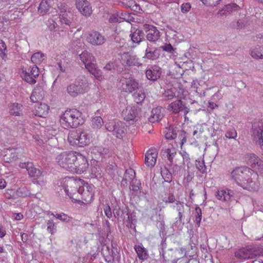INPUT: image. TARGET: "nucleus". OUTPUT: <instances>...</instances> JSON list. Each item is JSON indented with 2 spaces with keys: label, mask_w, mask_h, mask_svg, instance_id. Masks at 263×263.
<instances>
[{
  "label": "nucleus",
  "mask_w": 263,
  "mask_h": 263,
  "mask_svg": "<svg viewBox=\"0 0 263 263\" xmlns=\"http://www.w3.org/2000/svg\"><path fill=\"white\" fill-rule=\"evenodd\" d=\"M61 124L64 128H75L83 124L84 120L81 112L76 109L67 110L60 118Z\"/></svg>",
  "instance_id": "1"
},
{
  "label": "nucleus",
  "mask_w": 263,
  "mask_h": 263,
  "mask_svg": "<svg viewBox=\"0 0 263 263\" xmlns=\"http://www.w3.org/2000/svg\"><path fill=\"white\" fill-rule=\"evenodd\" d=\"M263 255V248L257 246H248L236 251L235 257L241 260L252 259Z\"/></svg>",
  "instance_id": "2"
},
{
  "label": "nucleus",
  "mask_w": 263,
  "mask_h": 263,
  "mask_svg": "<svg viewBox=\"0 0 263 263\" xmlns=\"http://www.w3.org/2000/svg\"><path fill=\"white\" fill-rule=\"evenodd\" d=\"M77 153L73 152H63L57 157L58 164L66 170L73 172L74 162L77 160Z\"/></svg>",
  "instance_id": "3"
},
{
  "label": "nucleus",
  "mask_w": 263,
  "mask_h": 263,
  "mask_svg": "<svg viewBox=\"0 0 263 263\" xmlns=\"http://www.w3.org/2000/svg\"><path fill=\"white\" fill-rule=\"evenodd\" d=\"M58 8L60 11L59 22L61 25L65 28L70 27L74 18L72 10L65 3H60Z\"/></svg>",
  "instance_id": "4"
},
{
  "label": "nucleus",
  "mask_w": 263,
  "mask_h": 263,
  "mask_svg": "<svg viewBox=\"0 0 263 263\" xmlns=\"http://www.w3.org/2000/svg\"><path fill=\"white\" fill-rule=\"evenodd\" d=\"M90 136L85 132H71L68 136V141L71 145H79L82 147L90 142Z\"/></svg>",
  "instance_id": "5"
},
{
  "label": "nucleus",
  "mask_w": 263,
  "mask_h": 263,
  "mask_svg": "<svg viewBox=\"0 0 263 263\" xmlns=\"http://www.w3.org/2000/svg\"><path fill=\"white\" fill-rule=\"evenodd\" d=\"M88 84L85 78L77 80L73 83L68 85L67 88L68 93L72 97H76L79 94L87 91Z\"/></svg>",
  "instance_id": "6"
},
{
  "label": "nucleus",
  "mask_w": 263,
  "mask_h": 263,
  "mask_svg": "<svg viewBox=\"0 0 263 263\" xmlns=\"http://www.w3.org/2000/svg\"><path fill=\"white\" fill-rule=\"evenodd\" d=\"M252 170L247 167H238L234 169L230 176L237 184L242 186L247 178L252 174Z\"/></svg>",
  "instance_id": "7"
},
{
  "label": "nucleus",
  "mask_w": 263,
  "mask_h": 263,
  "mask_svg": "<svg viewBox=\"0 0 263 263\" xmlns=\"http://www.w3.org/2000/svg\"><path fill=\"white\" fill-rule=\"evenodd\" d=\"M65 182L67 183L64 187V192L70 198L74 199V197H77V195L82 194L83 187H81L78 181L68 178Z\"/></svg>",
  "instance_id": "8"
},
{
  "label": "nucleus",
  "mask_w": 263,
  "mask_h": 263,
  "mask_svg": "<svg viewBox=\"0 0 263 263\" xmlns=\"http://www.w3.org/2000/svg\"><path fill=\"white\" fill-rule=\"evenodd\" d=\"M105 127L108 132H112L117 138L122 139L125 136V123L118 120H112L106 123Z\"/></svg>",
  "instance_id": "9"
},
{
  "label": "nucleus",
  "mask_w": 263,
  "mask_h": 263,
  "mask_svg": "<svg viewBox=\"0 0 263 263\" xmlns=\"http://www.w3.org/2000/svg\"><path fill=\"white\" fill-rule=\"evenodd\" d=\"M101 253L107 263H114L119 258L117 248L111 244L110 246L104 244L102 247Z\"/></svg>",
  "instance_id": "10"
},
{
  "label": "nucleus",
  "mask_w": 263,
  "mask_h": 263,
  "mask_svg": "<svg viewBox=\"0 0 263 263\" xmlns=\"http://www.w3.org/2000/svg\"><path fill=\"white\" fill-rule=\"evenodd\" d=\"M252 136L255 143L260 146L263 145V121L256 120L253 122L252 128Z\"/></svg>",
  "instance_id": "11"
},
{
  "label": "nucleus",
  "mask_w": 263,
  "mask_h": 263,
  "mask_svg": "<svg viewBox=\"0 0 263 263\" xmlns=\"http://www.w3.org/2000/svg\"><path fill=\"white\" fill-rule=\"evenodd\" d=\"M77 160L74 162L73 172L78 174H82L86 172L88 167V163L86 158L79 153H77Z\"/></svg>",
  "instance_id": "12"
},
{
  "label": "nucleus",
  "mask_w": 263,
  "mask_h": 263,
  "mask_svg": "<svg viewBox=\"0 0 263 263\" xmlns=\"http://www.w3.org/2000/svg\"><path fill=\"white\" fill-rule=\"evenodd\" d=\"M139 110L135 106H128L122 112V116L127 121H136L139 118Z\"/></svg>",
  "instance_id": "13"
},
{
  "label": "nucleus",
  "mask_w": 263,
  "mask_h": 263,
  "mask_svg": "<svg viewBox=\"0 0 263 263\" xmlns=\"http://www.w3.org/2000/svg\"><path fill=\"white\" fill-rule=\"evenodd\" d=\"M39 75V68L35 65L32 68H30L28 71H23L22 72V77L26 82L31 84H34L36 82L35 79Z\"/></svg>",
  "instance_id": "14"
},
{
  "label": "nucleus",
  "mask_w": 263,
  "mask_h": 263,
  "mask_svg": "<svg viewBox=\"0 0 263 263\" xmlns=\"http://www.w3.org/2000/svg\"><path fill=\"white\" fill-rule=\"evenodd\" d=\"M122 89L127 92H132L139 88V83L133 78H123L121 80Z\"/></svg>",
  "instance_id": "15"
},
{
  "label": "nucleus",
  "mask_w": 263,
  "mask_h": 263,
  "mask_svg": "<svg viewBox=\"0 0 263 263\" xmlns=\"http://www.w3.org/2000/svg\"><path fill=\"white\" fill-rule=\"evenodd\" d=\"M121 61L123 65L129 67L140 66L142 64L139 62V59L135 55L130 54L129 52H124L121 55Z\"/></svg>",
  "instance_id": "16"
},
{
  "label": "nucleus",
  "mask_w": 263,
  "mask_h": 263,
  "mask_svg": "<svg viewBox=\"0 0 263 263\" xmlns=\"http://www.w3.org/2000/svg\"><path fill=\"white\" fill-rule=\"evenodd\" d=\"M160 54L161 48L154 47L151 44L147 43L143 58L154 61L158 59Z\"/></svg>",
  "instance_id": "17"
},
{
  "label": "nucleus",
  "mask_w": 263,
  "mask_h": 263,
  "mask_svg": "<svg viewBox=\"0 0 263 263\" xmlns=\"http://www.w3.org/2000/svg\"><path fill=\"white\" fill-rule=\"evenodd\" d=\"M87 41L93 45L99 46L103 45L106 39L100 32L93 31L88 33Z\"/></svg>",
  "instance_id": "18"
},
{
  "label": "nucleus",
  "mask_w": 263,
  "mask_h": 263,
  "mask_svg": "<svg viewBox=\"0 0 263 263\" xmlns=\"http://www.w3.org/2000/svg\"><path fill=\"white\" fill-rule=\"evenodd\" d=\"M168 110L173 113L177 114L184 111V118L186 119V115L189 112V109L185 106L181 100H177L171 103L168 106Z\"/></svg>",
  "instance_id": "19"
},
{
  "label": "nucleus",
  "mask_w": 263,
  "mask_h": 263,
  "mask_svg": "<svg viewBox=\"0 0 263 263\" xmlns=\"http://www.w3.org/2000/svg\"><path fill=\"white\" fill-rule=\"evenodd\" d=\"M234 192L230 189L218 190L216 193L217 199L223 202H229L234 198Z\"/></svg>",
  "instance_id": "20"
},
{
  "label": "nucleus",
  "mask_w": 263,
  "mask_h": 263,
  "mask_svg": "<svg viewBox=\"0 0 263 263\" xmlns=\"http://www.w3.org/2000/svg\"><path fill=\"white\" fill-rule=\"evenodd\" d=\"M76 5L79 11L85 16H89L91 12V8L87 0H76Z\"/></svg>",
  "instance_id": "21"
},
{
  "label": "nucleus",
  "mask_w": 263,
  "mask_h": 263,
  "mask_svg": "<svg viewBox=\"0 0 263 263\" xmlns=\"http://www.w3.org/2000/svg\"><path fill=\"white\" fill-rule=\"evenodd\" d=\"M79 57L87 69L96 64L95 58L92 56L91 53L85 50L83 51L79 54Z\"/></svg>",
  "instance_id": "22"
},
{
  "label": "nucleus",
  "mask_w": 263,
  "mask_h": 263,
  "mask_svg": "<svg viewBox=\"0 0 263 263\" xmlns=\"http://www.w3.org/2000/svg\"><path fill=\"white\" fill-rule=\"evenodd\" d=\"M145 73L148 80L155 81L160 78L162 73L161 68L157 65H154L151 69L146 70Z\"/></svg>",
  "instance_id": "23"
},
{
  "label": "nucleus",
  "mask_w": 263,
  "mask_h": 263,
  "mask_svg": "<svg viewBox=\"0 0 263 263\" xmlns=\"http://www.w3.org/2000/svg\"><path fill=\"white\" fill-rule=\"evenodd\" d=\"M158 153L154 149H149L145 156V163L149 167H153L156 163Z\"/></svg>",
  "instance_id": "24"
},
{
  "label": "nucleus",
  "mask_w": 263,
  "mask_h": 263,
  "mask_svg": "<svg viewBox=\"0 0 263 263\" xmlns=\"http://www.w3.org/2000/svg\"><path fill=\"white\" fill-rule=\"evenodd\" d=\"M103 168L97 162H93L89 171V176L91 178L99 179L103 177Z\"/></svg>",
  "instance_id": "25"
},
{
  "label": "nucleus",
  "mask_w": 263,
  "mask_h": 263,
  "mask_svg": "<svg viewBox=\"0 0 263 263\" xmlns=\"http://www.w3.org/2000/svg\"><path fill=\"white\" fill-rule=\"evenodd\" d=\"M243 5L239 6L235 3H231L224 6V7L218 11L220 15H227L232 12L237 11L241 9Z\"/></svg>",
  "instance_id": "26"
},
{
  "label": "nucleus",
  "mask_w": 263,
  "mask_h": 263,
  "mask_svg": "<svg viewBox=\"0 0 263 263\" xmlns=\"http://www.w3.org/2000/svg\"><path fill=\"white\" fill-rule=\"evenodd\" d=\"M22 167H26L30 177L39 178L42 175V172L39 169L35 168L31 162L23 164Z\"/></svg>",
  "instance_id": "27"
},
{
  "label": "nucleus",
  "mask_w": 263,
  "mask_h": 263,
  "mask_svg": "<svg viewBox=\"0 0 263 263\" xmlns=\"http://www.w3.org/2000/svg\"><path fill=\"white\" fill-rule=\"evenodd\" d=\"M162 109L161 107H157L153 108L151 111V115L148 118L149 121L152 123H155L160 121L163 117Z\"/></svg>",
  "instance_id": "28"
},
{
  "label": "nucleus",
  "mask_w": 263,
  "mask_h": 263,
  "mask_svg": "<svg viewBox=\"0 0 263 263\" xmlns=\"http://www.w3.org/2000/svg\"><path fill=\"white\" fill-rule=\"evenodd\" d=\"M144 33L142 30L137 29L130 34L132 42L138 45L144 40Z\"/></svg>",
  "instance_id": "29"
},
{
  "label": "nucleus",
  "mask_w": 263,
  "mask_h": 263,
  "mask_svg": "<svg viewBox=\"0 0 263 263\" xmlns=\"http://www.w3.org/2000/svg\"><path fill=\"white\" fill-rule=\"evenodd\" d=\"M134 249L140 260L144 261L148 259L149 255L147 250L142 245H135Z\"/></svg>",
  "instance_id": "30"
},
{
  "label": "nucleus",
  "mask_w": 263,
  "mask_h": 263,
  "mask_svg": "<svg viewBox=\"0 0 263 263\" xmlns=\"http://www.w3.org/2000/svg\"><path fill=\"white\" fill-rule=\"evenodd\" d=\"M35 115L44 118L48 114L49 106L45 103H40L35 106Z\"/></svg>",
  "instance_id": "31"
},
{
  "label": "nucleus",
  "mask_w": 263,
  "mask_h": 263,
  "mask_svg": "<svg viewBox=\"0 0 263 263\" xmlns=\"http://www.w3.org/2000/svg\"><path fill=\"white\" fill-rule=\"evenodd\" d=\"M128 174H130V177H129V179L132 180V189L134 191H138L140 189L141 185L140 182L139 181L134 180V178L135 177V173L133 170H129L126 171L125 177H127Z\"/></svg>",
  "instance_id": "32"
},
{
  "label": "nucleus",
  "mask_w": 263,
  "mask_h": 263,
  "mask_svg": "<svg viewBox=\"0 0 263 263\" xmlns=\"http://www.w3.org/2000/svg\"><path fill=\"white\" fill-rule=\"evenodd\" d=\"M109 152L108 148L106 147H103L102 146H96L92 147L91 150V153L94 154L96 155V158H98L99 157H104Z\"/></svg>",
  "instance_id": "33"
},
{
  "label": "nucleus",
  "mask_w": 263,
  "mask_h": 263,
  "mask_svg": "<svg viewBox=\"0 0 263 263\" xmlns=\"http://www.w3.org/2000/svg\"><path fill=\"white\" fill-rule=\"evenodd\" d=\"M258 183L253 181L249 176L247 178V180L241 186L249 190L255 191L258 189Z\"/></svg>",
  "instance_id": "34"
},
{
  "label": "nucleus",
  "mask_w": 263,
  "mask_h": 263,
  "mask_svg": "<svg viewBox=\"0 0 263 263\" xmlns=\"http://www.w3.org/2000/svg\"><path fill=\"white\" fill-rule=\"evenodd\" d=\"M87 70L90 73L93 75L97 80L102 81L104 79V77L103 75L101 70L97 68L96 64L90 67Z\"/></svg>",
  "instance_id": "35"
},
{
  "label": "nucleus",
  "mask_w": 263,
  "mask_h": 263,
  "mask_svg": "<svg viewBox=\"0 0 263 263\" xmlns=\"http://www.w3.org/2000/svg\"><path fill=\"white\" fill-rule=\"evenodd\" d=\"M160 36V32L155 27L153 30H151L149 32H148L146 35V39L149 42H156L159 39Z\"/></svg>",
  "instance_id": "36"
},
{
  "label": "nucleus",
  "mask_w": 263,
  "mask_h": 263,
  "mask_svg": "<svg viewBox=\"0 0 263 263\" xmlns=\"http://www.w3.org/2000/svg\"><path fill=\"white\" fill-rule=\"evenodd\" d=\"M162 152L163 153V155L164 154L166 155V157L172 163L174 157L176 154V149L172 145H170L167 148L163 149Z\"/></svg>",
  "instance_id": "37"
},
{
  "label": "nucleus",
  "mask_w": 263,
  "mask_h": 263,
  "mask_svg": "<svg viewBox=\"0 0 263 263\" xmlns=\"http://www.w3.org/2000/svg\"><path fill=\"white\" fill-rule=\"evenodd\" d=\"M251 55L254 59H263V46L255 47L251 50Z\"/></svg>",
  "instance_id": "38"
},
{
  "label": "nucleus",
  "mask_w": 263,
  "mask_h": 263,
  "mask_svg": "<svg viewBox=\"0 0 263 263\" xmlns=\"http://www.w3.org/2000/svg\"><path fill=\"white\" fill-rule=\"evenodd\" d=\"M50 8V4L47 0H43L39 7L38 11L41 15H44L49 10Z\"/></svg>",
  "instance_id": "39"
},
{
  "label": "nucleus",
  "mask_w": 263,
  "mask_h": 263,
  "mask_svg": "<svg viewBox=\"0 0 263 263\" xmlns=\"http://www.w3.org/2000/svg\"><path fill=\"white\" fill-rule=\"evenodd\" d=\"M145 97L146 96L145 92L143 90H142L138 91H137L136 92H134L133 95L134 100L138 104L142 102L145 99Z\"/></svg>",
  "instance_id": "40"
},
{
  "label": "nucleus",
  "mask_w": 263,
  "mask_h": 263,
  "mask_svg": "<svg viewBox=\"0 0 263 263\" xmlns=\"http://www.w3.org/2000/svg\"><path fill=\"white\" fill-rule=\"evenodd\" d=\"M22 105L18 103H13L10 106V112L13 115L18 116L20 114Z\"/></svg>",
  "instance_id": "41"
},
{
  "label": "nucleus",
  "mask_w": 263,
  "mask_h": 263,
  "mask_svg": "<svg viewBox=\"0 0 263 263\" xmlns=\"http://www.w3.org/2000/svg\"><path fill=\"white\" fill-rule=\"evenodd\" d=\"M103 124V120L100 117H95L91 120V126L95 129L100 128L102 126Z\"/></svg>",
  "instance_id": "42"
},
{
  "label": "nucleus",
  "mask_w": 263,
  "mask_h": 263,
  "mask_svg": "<svg viewBox=\"0 0 263 263\" xmlns=\"http://www.w3.org/2000/svg\"><path fill=\"white\" fill-rule=\"evenodd\" d=\"M44 57L45 55L43 53L37 52L32 55L31 60L32 63L38 64L43 61Z\"/></svg>",
  "instance_id": "43"
},
{
  "label": "nucleus",
  "mask_w": 263,
  "mask_h": 263,
  "mask_svg": "<svg viewBox=\"0 0 263 263\" xmlns=\"http://www.w3.org/2000/svg\"><path fill=\"white\" fill-rule=\"evenodd\" d=\"M52 215H53L56 218L60 219L62 222H68L70 221L72 219L71 217L63 213L60 214H57L55 215H54L53 213H52Z\"/></svg>",
  "instance_id": "44"
},
{
  "label": "nucleus",
  "mask_w": 263,
  "mask_h": 263,
  "mask_svg": "<svg viewBox=\"0 0 263 263\" xmlns=\"http://www.w3.org/2000/svg\"><path fill=\"white\" fill-rule=\"evenodd\" d=\"M47 230L51 235L54 234L57 231V227L52 220H49L47 221Z\"/></svg>",
  "instance_id": "45"
},
{
  "label": "nucleus",
  "mask_w": 263,
  "mask_h": 263,
  "mask_svg": "<svg viewBox=\"0 0 263 263\" xmlns=\"http://www.w3.org/2000/svg\"><path fill=\"white\" fill-rule=\"evenodd\" d=\"M30 194L28 190L25 187H20L16 192V196L21 197H25L28 196Z\"/></svg>",
  "instance_id": "46"
},
{
  "label": "nucleus",
  "mask_w": 263,
  "mask_h": 263,
  "mask_svg": "<svg viewBox=\"0 0 263 263\" xmlns=\"http://www.w3.org/2000/svg\"><path fill=\"white\" fill-rule=\"evenodd\" d=\"M161 175L165 181L170 182L172 181V174L166 168L161 171Z\"/></svg>",
  "instance_id": "47"
},
{
  "label": "nucleus",
  "mask_w": 263,
  "mask_h": 263,
  "mask_svg": "<svg viewBox=\"0 0 263 263\" xmlns=\"http://www.w3.org/2000/svg\"><path fill=\"white\" fill-rule=\"evenodd\" d=\"M83 43L81 42V39H77L73 40L71 44V47L74 51H78L79 47H81Z\"/></svg>",
  "instance_id": "48"
},
{
  "label": "nucleus",
  "mask_w": 263,
  "mask_h": 263,
  "mask_svg": "<svg viewBox=\"0 0 263 263\" xmlns=\"http://www.w3.org/2000/svg\"><path fill=\"white\" fill-rule=\"evenodd\" d=\"M185 204L184 202L177 201L175 204L172 205V207L174 209H176L178 213H181V212H184V206Z\"/></svg>",
  "instance_id": "49"
},
{
  "label": "nucleus",
  "mask_w": 263,
  "mask_h": 263,
  "mask_svg": "<svg viewBox=\"0 0 263 263\" xmlns=\"http://www.w3.org/2000/svg\"><path fill=\"white\" fill-rule=\"evenodd\" d=\"M259 161H260V159L257 156L254 154H252L250 156L249 163L250 164L251 166L254 168Z\"/></svg>",
  "instance_id": "50"
},
{
  "label": "nucleus",
  "mask_w": 263,
  "mask_h": 263,
  "mask_svg": "<svg viewBox=\"0 0 263 263\" xmlns=\"http://www.w3.org/2000/svg\"><path fill=\"white\" fill-rule=\"evenodd\" d=\"M204 132V128L202 124H198L195 127V129L193 132V135L196 136L197 138L200 137L201 135Z\"/></svg>",
  "instance_id": "51"
},
{
  "label": "nucleus",
  "mask_w": 263,
  "mask_h": 263,
  "mask_svg": "<svg viewBox=\"0 0 263 263\" xmlns=\"http://www.w3.org/2000/svg\"><path fill=\"white\" fill-rule=\"evenodd\" d=\"M128 7H129L132 10L137 12L141 10L140 6H139V5L137 4L135 1H128Z\"/></svg>",
  "instance_id": "52"
},
{
  "label": "nucleus",
  "mask_w": 263,
  "mask_h": 263,
  "mask_svg": "<svg viewBox=\"0 0 263 263\" xmlns=\"http://www.w3.org/2000/svg\"><path fill=\"white\" fill-rule=\"evenodd\" d=\"M196 166L198 171H199L201 173H204L205 172L206 166L205 165L204 161H196Z\"/></svg>",
  "instance_id": "53"
},
{
  "label": "nucleus",
  "mask_w": 263,
  "mask_h": 263,
  "mask_svg": "<svg viewBox=\"0 0 263 263\" xmlns=\"http://www.w3.org/2000/svg\"><path fill=\"white\" fill-rule=\"evenodd\" d=\"M195 220L198 226H199L202 218L201 210L199 207H197L195 209Z\"/></svg>",
  "instance_id": "54"
},
{
  "label": "nucleus",
  "mask_w": 263,
  "mask_h": 263,
  "mask_svg": "<svg viewBox=\"0 0 263 263\" xmlns=\"http://www.w3.org/2000/svg\"><path fill=\"white\" fill-rule=\"evenodd\" d=\"M118 14V17L119 20H122L124 21H125L127 22H129L130 21L132 20L131 18H130V16L129 14L124 12H117Z\"/></svg>",
  "instance_id": "55"
},
{
  "label": "nucleus",
  "mask_w": 263,
  "mask_h": 263,
  "mask_svg": "<svg viewBox=\"0 0 263 263\" xmlns=\"http://www.w3.org/2000/svg\"><path fill=\"white\" fill-rule=\"evenodd\" d=\"M221 0H201L204 5L208 6H216Z\"/></svg>",
  "instance_id": "56"
},
{
  "label": "nucleus",
  "mask_w": 263,
  "mask_h": 263,
  "mask_svg": "<svg viewBox=\"0 0 263 263\" xmlns=\"http://www.w3.org/2000/svg\"><path fill=\"white\" fill-rule=\"evenodd\" d=\"M237 136V134L235 129H231L226 132L225 136L229 139H235Z\"/></svg>",
  "instance_id": "57"
},
{
  "label": "nucleus",
  "mask_w": 263,
  "mask_h": 263,
  "mask_svg": "<svg viewBox=\"0 0 263 263\" xmlns=\"http://www.w3.org/2000/svg\"><path fill=\"white\" fill-rule=\"evenodd\" d=\"M163 201L165 203H175V202L176 201V199L174 195L173 194L170 193L167 197H166L165 199L163 200Z\"/></svg>",
  "instance_id": "58"
},
{
  "label": "nucleus",
  "mask_w": 263,
  "mask_h": 263,
  "mask_svg": "<svg viewBox=\"0 0 263 263\" xmlns=\"http://www.w3.org/2000/svg\"><path fill=\"white\" fill-rule=\"evenodd\" d=\"M115 68V63L114 62H108L103 67V69L107 71H110Z\"/></svg>",
  "instance_id": "59"
},
{
  "label": "nucleus",
  "mask_w": 263,
  "mask_h": 263,
  "mask_svg": "<svg viewBox=\"0 0 263 263\" xmlns=\"http://www.w3.org/2000/svg\"><path fill=\"white\" fill-rule=\"evenodd\" d=\"M191 6L189 3H183L181 6V12L183 13H185L190 11L191 9Z\"/></svg>",
  "instance_id": "60"
},
{
  "label": "nucleus",
  "mask_w": 263,
  "mask_h": 263,
  "mask_svg": "<svg viewBox=\"0 0 263 263\" xmlns=\"http://www.w3.org/2000/svg\"><path fill=\"white\" fill-rule=\"evenodd\" d=\"M159 48H161V49H162L164 51H165L167 52L171 53H173V51H174V48L170 44H166L164 46H162L160 47Z\"/></svg>",
  "instance_id": "61"
},
{
  "label": "nucleus",
  "mask_w": 263,
  "mask_h": 263,
  "mask_svg": "<svg viewBox=\"0 0 263 263\" xmlns=\"http://www.w3.org/2000/svg\"><path fill=\"white\" fill-rule=\"evenodd\" d=\"M0 51L2 52V54L7 55V46L5 43L2 40H0Z\"/></svg>",
  "instance_id": "62"
},
{
  "label": "nucleus",
  "mask_w": 263,
  "mask_h": 263,
  "mask_svg": "<svg viewBox=\"0 0 263 263\" xmlns=\"http://www.w3.org/2000/svg\"><path fill=\"white\" fill-rule=\"evenodd\" d=\"M108 21L110 23H114L117 22H120L121 21L119 20L118 17V14L117 13L111 14L109 18H108Z\"/></svg>",
  "instance_id": "63"
},
{
  "label": "nucleus",
  "mask_w": 263,
  "mask_h": 263,
  "mask_svg": "<svg viewBox=\"0 0 263 263\" xmlns=\"http://www.w3.org/2000/svg\"><path fill=\"white\" fill-rule=\"evenodd\" d=\"M254 168L257 170L260 174L263 175V162L261 160L257 163V165L255 166Z\"/></svg>",
  "instance_id": "64"
}]
</instances>
